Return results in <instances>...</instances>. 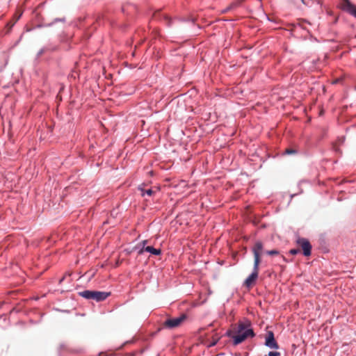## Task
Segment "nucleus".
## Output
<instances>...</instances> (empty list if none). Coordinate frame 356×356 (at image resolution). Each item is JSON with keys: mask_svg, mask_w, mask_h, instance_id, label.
<instances>
[{"mask_svg": "<svg viewBox=\"0 0 356 356\" xmlns=\"http://www.w3.org/2000/svg\"><path fill=\"white\" fill-rule=\"evenodd\" d=\"M248 326L249 324L240 323L235 334L231 335L229 333V336L233 339L234 345H238L245 341L247 338L250 337H253L254 336L253 330L250 328H248Z\"/></svg>", "mask_w": 356, "mask_h": 356, "instance_id": "2", "label": "nucleus"}, {"mask_svg": "<svg viewBox=\"0 0 356 356\" xmlns=\"http://www.w3.org/2000/svg\"><path fill=\"white\" fill-rule=\"evenodd\" d=\"M340 81H341V79H337L334 81H333L332 83L336 84V83H339Z\"/></svg>", "mask_w": 356, "mask_h": 356, "instance_id": "18", "label": "nucleus"}, {"mask_svg": "<svg viewBox=\"0 0 356 356\" xmlns=\"http://www.w3.org/2000/svg\"><path fill=\"white\" fill-rule=\"evenodd\" d=\"M268 356H280V353L279 352H269Z\"/></svg>", "mask_w": 356, "mask_h": 356, "instance_id": "15", "label": "nucleus"}, {"mask_svg": "<svg viewBox=\"0 0 356 356\" xmlns=\"http://www.w3.org/2000/svg\"><path fill=\"white\" fill-rule=\"evenodd\" d=\"M265 345L270 348L277 349L279 346L276 342L274 334L272 331H269L267 334V337L266 338Z\"/></svg>", "mask_w": 356, "mask_h": 356, "instance_id": "8", "label": "nucleus"}, {"mask_svg": "<svg viewBox=\"0 0 356 356\" xmlns=\"http://www.w3.org/2000/svg\"><path fill=\"white\" fill-rule=\"evenodd\" d=\"M79 296L88 299L100 302L106 300L111 294L109 292L86 290L79 293Z\"/></svg>", "mask_w": 356, "mask_h": 356, "instance_id": "3", "label": "nucleus"}, {"mask_svg": "<svg viewBox=\"0 0 356 356\" xmlns=\"http://www.w3.org/2000/svg\"><path fill=\"white\" fill-rule=\"evenodd\" d=\"M139 190L141 191L142 196H145V195H147L149 197H151L153 195H154L158 191L157 189L154 190L153 188L144 189L142 187H139Z\"/></svg>", "mask_w": 356, "mask_h": 356, "instance_id": "10", "label": "nucleus"}, {"mask_svg": "<svg viewBox=\"0 0 356 356\" xmlns=\"http://www.w3.org/2000/svg\"><path fill=\"white\" fill-rule=\"evenodd\" d=\"M147 241H143V248L138 251L139 254H142L144 252H149L154 255H159L161 253V249H156L153 248L152 246H145L147 243Z\"/></svg>", "mask_w": 356, "mask_h": 356, "instance_id": "7", "label": "nucleus"}, {"mask_svg": "<svg viewBox=\"0 0 356 356\" xmlns=\"http://www.w3.org/2000/svg\"><path fill=\"white\" fill-rule=\"evenodd\" d=\"M296 152V150H294L293 149H286L285 150V153L287 154H295Z\"/></svg>", "mask_w": 356, "mask_h": 356, "instance_id": "13", "label": "nucleus"}, {"mask_svg": "<svg viewBox=\"0 0 356 356\" xmlns=\"http://www.w3.org/2000/svg\"><path fill=\"white\" fill-rule=\"evenodd\" d=\"M229 10H227V8L226 9L223 10L222 11V13H227V12H228V11H229Z\"/></svg>", "mask_w": 356, "mask_h": 356, "instance_id": "19", "label": "nucleus"}, {"mask_svg": "<svg viewBox=\"0 0 356 356\" xmlns=\"http://www.w3.org/2000/svg\"><path fill=\"white\" fill-rule=\"evenodd\" d=\"M245 0H236L233 1L228 7L227 10H233L239 7Z\"/></svg>", "mask_w": 356, "mask_h": 356, "instance_id": "11", "label": "nucleus"}, {"mask_svg": "<svg viewBox=\"0 0 356 356\" xmlns=\"http://www.w3.org/2000/svg\"><path fill=\"white\" fill-rule=\"evenodd\" d=\"M15 22L13 23H8L7 26H9V29L12 28V26L14 25Z\"/></svg>", "mask_w": 356, "mask_h": 356, "instance_id": "17", "label": "nucleus"}, {"mask_svg": "<svg viewBox=\"0 0 356 356\" xmlns=\"http://www.w3.org/2000/svg\"><path fill=\"white\" fill-rule=\"evenodd\" d=\"M300 252V250L299 249H291L289 252L293 254V255H295L296 254H298V252Z\"/></svg>", "mask_w": 356, "mask_h": 356, "instance_id": "14", "label": "nucleus"}, {"mask_svg": "<svg viewBox=\"0 0 356 356\" xmlns=\"http://www.w3.org/2000/svg\"><path fill=\"white\" fill-rule=\"evenodd\" d=\"M266 253L270 256H275L279 254V251L277 250H268Z\"/></svg>", "mask_w": 356, "mask_h": 356, "instance_id": "12", "label": "nucleus"}, {"mask_svg": "<svg viewBox=\"0 0 356 356\" xmlns=\"http://www.w3.org/2000/svg\"><path fill=\"white\" fill-rule=\"evenodd\" d=\"M153 17H154V19H160V18H163V20L165 21L166 25H168V26L170 25L171 19L169 17V16H168L165 14H161V13L159 11H157L156 13H155L154 14Z\"/></svg>", "mask_w": 356, "mask_h": 356, "instance_id": "9", "label": "nucleus"}, {"mask_svg": "<svg viewBox=\"0 0 356 356\" xmlns=\"http://www.w3.org/2000/svg\"><path fill=\"white\" fill-rule=\"evenodd\" d=\"M301 1H302V3H304V0H301Z\"/></svg>", "mask_w": 356, "mask_h": 356, "instance_id": "20", "label": "nucleus"}, {"mask_svg": "<svg viewBox=\"0 0 356 356\" xmlns=\"http://www.w3.org/2000/svg\"><path fill=\"white\" fill-rule=\"evenodd\" d=\"M254 254V267L253 272L250 275L244 282V286L250 288L254 285L259 275V268L261 263V255L264 251V245L261 241H257L252 249Z\"/></svg>", "mask_w": 356, "mask_h": 356, "instance_id": "1", "label": "nucleus"}, {"mask_svg": "<svg viewBox=\"0 0 356 356\" xmlns=\"http://www.w3.org/2000/svg\"><path fill=\"white\" fill-rule=\"evenodd\" d=\"M334 149L335 152H340V149H339V147H337L336 146V145H334V147H333Z\"/></svg>", "mask_w": 356, "mask_h": 356, "instance_id": "16", "label": "nucleus"}, {"mask_svg": "<svg viewBox=\"0 0 356 356\" xmlns=\"http://www.w3.org/2000/svg\"><path fill=\"white\" fill-rule=\"evenodd\" d=\"M341 8L356 17V6L350 3L349 0H341Z\"/></svg>", "mask_w": 356, "mask_h": 356, "instance_id": "6", "label": "nucleus"}, {"mask_svg": "<svg viewBox=\"0 0 356 356\" xmlns=\"http://www.w3.org/2000/svg\"><path fill=\"white\" fill-rule=\"evenodd\" d=\"M187 316L183 314L179 317L168 318L163 323V327L167 329H175L179 327L186 319Z\"/></svg>", "mask_w": 356, "mask_h": 356, "instance_id": "4", "label": "nucleus"}, {"mask_svg": "<svg viewBox=\"0 0 356 356\" xmlns=\"http://www.w3.org/2000/svg\"><path fill=\"white\" fill-rule=\"evenodd\" d=\"M297 244L302 248L303 254L308 257L311 254L312 245L309 241L305 238H298Z\"/></svg>", "mask_w": 356, "mask_h": 356, "instance_id": "5", "label": "nucleus"}]
</instances>
